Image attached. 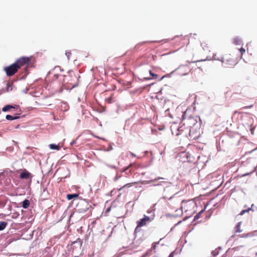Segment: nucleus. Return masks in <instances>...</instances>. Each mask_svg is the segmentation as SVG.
I'll list each match as a JSON object with an SVG mask.
<instances>
[{"instance_id": "nucleus-1", "label": "nucleus", "mask_w": 257, "mask_h": 257, "mask_svg": "<svg viewBox=\"0 0 257 257\" xmlns=\"http://www.w3.org/2000/svg\"><path fill=\"white\" fill-rule=\"evenodd\" d=\"M196 203L193 199L183 200L181 206V212L183 211L187 216H191L195 212Z\"/></svg>"}, {"instance_id": "nucleus-2", "label": "nucleus", "mask_w": 257, "mask_h": 257, "mask_svg": "<svg viewBox=\"0 0 257 257\" xmlns=\"http://www.w3.org/2000/svg\"><path fill=\"white\" fill-rule=\"evenodd\" d=\"M220 61L226 67H232L237 63L236 60L229 54H225L221 58Z\"/></svg>"}, {"instance_id": "nucleus-3", "label": "nucleus", "mask_w": 257, "mask_h": 257, "mask_svg": "<svg viewBox=\"0 0 257 257\" xmlns=\"http://www.w3.org/2000/svg\"><path fill=\"white\" fill-rule=\"evenodd\" d=\"M7 76H12L15 74L19 70V67L17 66L15 63H13L12 65L6 67L4 69Z\"/></svg>"}, {"instance_id": "nucleus-4", "label": "nucleus", "mask_w": 257, "mask_h": 257, "mask_svg": "<svg viewBox=\"0 0 257 257\" xmlns=\"http://www.w3.org/2000/svg\"><path fill=\"white\" fill-rule=\"evenodd\" d=\"M190 71L191 69L188 65H181L176 69L178 74L181 76L188 74Z\"/></svg>"}, {"instance_id": "nucleus-5", "label": "nucleus", "mask_w": 257, "mask_h": 257, "mask_svg": "<svg viewBox=\"0 0 257 257\" xmlns=\"http://www.w3.org/2000/svg\"><path fill=\"white\" fill-rule=\"evenodd\" d=\"M30 59L29 57H22L17 60L15 63L17 65V66L19 67V69L21 67L25 66V65H28L30 63Z\"/></svg>"}, {"instance_id": "nucleus-6", "label": "nucleus", "mask_w": 257, "mask_h": 257, "mask_svg": "<svg viewBox=\"0 0 257 257\" xmlns=\"http://www.w3.org/2000/svg\"><path fill=\"white\" fill-rule=\"evenodd\" d=\"M150 221V218L149 217L145 216L144 218L137 221V227H136V230L139 227L146 225L147 222H149Z\"/></svg>"}, {"instance_id": "nucleus-7", "label": "nucleus", "mask_w": 257, "mask_h": 257, "mask_svg": "<svg viewBox=\"0 0 257 257\" xmlns=\"http://www.w3.org/2000/svg\"><path fill=\"white\" fill-rule=\"evenodd\" d=\"M19 177L22 179H28L32 178V175L29 171L25 169L20 174Z\"/></svg>"}, {"instance_id": "nucleus-8", "label": "nucleus", "mask_w": 257, "mask_h": 257, "mask_svg": "<svg viewBox=\"0 0 257 257\" xmlns=\"http://www.w3.org/2000/svg\"><path fill=\"white\" fill-rule=\"evenodd\" d=\"M18 108H19V106L18 105H16L15 106H14L11 105H7L2 108V111L6 112L10 110L12 108L18 109Z\"/></svg>"}, {"instance_id": "nucleus-9", "label": "nucleus", "mask_w": 257, "mask_h": 257, "mask_svg": "<svg viewBox=\"0 0 257 257\" xmlns=\"http://www.w3.org/2000/svg\"><path fill=\"white\" fill-rule=\"evenodd\" d=\"M189 136L191 138H193V139L196 140V139H197L199 137L200 134L199 133L198 135H195L194 133L193 129H192V130H190Z\"/></svg>"}, {"instance_id": "nucleus-10", "label": "nucleus", "mask_w": 257, "mask_h": 257, "mask_svg": "<svg viewBox=\"0 0 257 257\" xmlns=\"http://www.w3.org/2000/svg\"><path fill=\"white\" fill-rule=\"evenodd\" d=\"M6 118L7 120H12L19 118L20 116L18 115L12 116L11 115L8 114L6 115Z\"/></svg>"}, {"instance_id": "nucleus-11", "label": "nucleus", "mask_w": 257, "mask_h": 257, "mask_svg": "<svg viewBox=\"0 0 257 257\" xmlns=\"http://www.w3.org/2000/svg\"><path fill=\"white\" fill-rule=\"evenodd\" d=\"M233 42L236 45H240L242 44L241 39L238 37L234 38L233 40Z\"/></svg>"}, {"instance_id": "nucleus-12", "label": "nucleus", "mask_w": 257, "mask_h": 257, "mask_svg": "<svg viewBox=\"0 0 257 257\" xmlns=\"http://www.w3.org/2000/svg\"><path fill=\"white\" fill-rule=\"evenodd\" d=\"M174 39H177L178 41H188V38L187 36L183 37L182 36H176Z\"/></svg>"}, {"instance_id": "nucleus-13", "label": "nucleus", "mask_w": 257, "mask_h": 257, "mask_svg": "<svg viewBox=\"0 0 257 257\" xmlns=\"http://www.w3.org/2000/svg\"><path fill=\"white\" fill-rule=\"evenodd\" d=\"M253 204H252L251 205V207L250 208H248L247 209H245V210H242L240 213H239V215H242L243 214H244L246 212H248L249 210H253Z\"/></svg>"}, {"instance_id": "nucleus-14", "label": "nucleus", "mask_w": 257, "mask_h": 257, "mask_svg": "<svg viewBox=\"0 0 257 257\" xmlns=\"http://www.w3.org/2000/svg\"><path fill=\"white\" fill-rule=\"evenodd\" d=\"M49 147L52 150H59L60 149V146L54 144H51L49 145Z\"/></svg>"}, {"instance_id": "nucleus-15", "label": "nucleus", "mask_w": 257, "mask_h": 257, "mask_svg": "<svg viewBox=\"0 0 257 257\" xmlns=\"http://www.w3.org/2000/svg\"><path fill=\"white\" fill-rule=\"evenodd\" d=\"M30 205V201L26 199L23 202L22 206L24 208H27Z\"/></svg>"}, {"instance_id": "nucleus-16", "label": "nucleus", "mask_w": 257, "mask_h": 257, "mask_svg": "<svg viewBox=\"0 0 257 257\" xmlns=\"http://www.w3.org/2000/svg\"><path fill=\"white\" fill-rule=\"evenodd\" d=\"M79 195L78 194H68L67 195V198L68 200H71L73 198L78 197Z\"/></svg>"}, {"instance_id": "nucleus-17", "label": "nucleus", "mask_w": 257, "mask_h": 257, "mask_svg": "<svg viewBox=\"0 0 257 257\" xmlns=\"http://www.w3.org/2000/svg\"><path fill=\"white\" fill-rule=\"evenodd\" d=\"M240 237H243V238H247V237H250L253 236V234L252 233H244L241 235H238Z\"/></svg>"}, {"instance_id": "nucleus-18", "label": "nucleus", "mask_w": 257, "mask_h": 257, "mask_svg": "<svg viewBox=\"0 0 257 257\" xmlns=\"http://www.w3.org/2000/svg\"><path fill=\"white\" fill-rule=\"evenodd\" d=\"M241 222H238L235 226V232H241L242 231V229L240 228Z\"/></svg>"}, {"instance_id": "nucleus-19", "label": "nucleus", "mask_w": 257, "mask_h": 257, "mask_svg": "<svg viewBox=\"0 0 257 257\" xmlns=\"http://www.w3.org/2000/svg\"><path fill=\"white\" fill-rule=\"evenodd\" d=\"M7 225V222L5 221L0 222V230H4Z\"/></svg>"}, {"instance_id": "nucleus-20", "label": "nucleus", "mask_w": 257, "mask_h": 257, "mask_svg": "<svg viewBox=\"0 0 257 257\" xmlns=\"http://www.w3.org/2000/svg\"><path fill=\"white\" fill-rule=\"evenodd\" d=\"M136 184V182H134V183H127L125 185H124V186H122L121 188H120L118 190L119 191H120L121 190H122V189H123L125 187H130L131 186H133V185Z\"/></svg>"}, {"instance_id": "nucleus-21", "label": "nucleus", "mask_w": 257, "mask_h": 257, "mask_svg": "<svg viewBox=\"0 0 257 257\" xmlns=\"http://www.w3.org/2000/svg\"><path fill=\"white\" fill-rule=\"evenodd\" d=\"M164 180V178H162V177H158V178H156L154 179V180H152L150 181V182H155V181H159V180Z\"/></svg>"}, {"instance_id": "nucleus-22", "label": "nucleus", "mask_w": 257, "mask_h": 257, "mask_svg": "<svg viewBox=\"0 0 257 257\" xmlns=\"http://www.w3.org/2000/svg\"><path fill=\"white\" fill-rule=\"evenodd\" d=\"M150 74L154 78L156 79L157 78L158 75L156 74L153 73L151 70L149 71Z\"/></svg>"}, {"instance_id": "nucleus-23", "label": "nucleus", "mask_w": 257, "mask_h": 257, "mask_svg": "<svg viewBox=\"0 0 257 257\" xmlns=\"http://www.w3.org/2000/svg\"><path fill=\"white\" fill-rule=\"evenodd\" d=\"M239 51L241 53V56H242V55L245 52V49L243 48H241L240 49H239Z\"/></svg>"}, {"instance_id": "nucleus-24", "label": "nucleus", "mask_w": 257, "mask_h": 257, "mask_svg": "<svg viewBox=\"0 0 257 257\" xmlns=\"http://www.w3.org/2000/svg\"><path fill=\"white\" fill-rule=\"evenodd\" d=\"M112 96H110V97H108V98L106 99V100H107V101L108 103H111V102H112Z\"/></svg>"}, {"instance_id": "nucleus-25", "label": "nucleus", "mask_w": 257, "mask_h": 257, "mask_svg": "<svg viewBox=\"0 0 257 257\" xmlns=\"http://www.w3.org/2000/svg\"><path fill=\"white\" fill-rule=\"evenodd\" d=\"M70 84L72 85V88L75 87L77 85V82L70 83Z\"/></svg>"}, {"instance_id": "nucleus-26", "label": "nucleus", "mask_w": 257, "mask_h": 257, "mask_svg": "<svg viewBox=\"0 0 257 257\" xmlns=\"http://www.w3.org/2000/svg\"><path fill=\"white\" fill-rule=\"evenodd\" d=\"M253 70H254V71L257 72V64L254 65L253 66Z\"/></svg>"}, {"instance_id": "nucleus-27", "label": "nucleus", "mask_w": 257, "mask_h": 257, "mask_svg": "<svg viewBox=\"0 0 257 257\" xmlns=\"http://www.w3.org/2000/svg\"><path fill=\"white\" fill-rule=\"evenodd\" d=\"M254 171V169H253L250 173H245L244 174L243 176H246L247 175H249L250 174H251L252 173H253V172Z\"/></svg>"}, {"instance_id": "nucleus-28", "label": "nucleus", "mask_w": 257, "mask_h": 257, "mask_svg": "<svg viewBox=\"0 0 257 257\" xmlns=\"http://www.w3.org/2000/svg\"><path fill=\"white\" fill-rule=\"evenodd\" d=\"M166 183H167V182L165 181H162L158 185H162L163 184H166Z\"/></svg>"}, {"instance_id": "nucleus-29", "label": "nucleus", "mask_w": 257, "mask_h": 257, "mask_svg": "<svg viewBox=\"0 0 257 257\" xmlns=\"http://www.w3.org/2000/svg\"><path fill=\"white\" fill-rule=\"evenodd\" d=\"M186 113H187V112L186 111L184 113L183 115V119H185L186 118Z\"/></svg>"}, {"instance_id": "nucleus-30", "label": "nucleus", "mask_w": 257, "mask_h": 257, "mask_svg": "<svg viewBox=\"0 0 257 257\" xmlns=\"http://www.w3.org/2000/svg\"><path fill=\"white\" fill-rule=\"evenodd\" d=\"M66 55L67 56L68 58H69V56L71 55V53L69 52H66Z\"/></svg>"}, {"instance_id": "nucleus-31", "label": "nucleus", "mask_w": 257, "mask_h": 257, "mask_svg": "<svg viewBox=\"0 0 257 257\" xmlns=\"http://www.w3.org/2000/svg\"><path fill=\"white\" fill-rule=\"evenodd\" d=\"M199 215H200V213L198 214H197L195 216V219H198L199 218Z\"/></svg>"}, {"instance_id": "nucleus-32", "label": "nucleus", "mask_w": 257, "mask_h": 257, "mask_svg": "<svg viewBox=\"0 0 257 257\" xmlns=\"http://www.w3.org/2000/svg\"><path fill=\"white\" fill-rule=\"evenodd\" d=\"M131 166V165H130L129 166L127 167L126 168H125L123 170V172H125V171H126L128 168L129 167Z\"/></svg>"}, {"instance_id": "nucleus-33", "label": "nucleus", "mask_w": 257, "mask_h": 257, "mask_svg": "<svg viewBox=\"0 0 257 257\" xmlns=\"http://www.w3.org/2000/svg\"><path fill=\"white\" fill-rule=\"evenodd\" d=\"M251 106H252L251 105L247 106H244V107H242V108H250Z\"/></svg>"}, {"instance_id": "nucleus-34", "label": "nucleus", "mask_w": 257, "mask_h": 257, "mask_svg": "<svg viewBox=\"0 0 257 257\" xmlns=\"http://www.w3.org/2000/svg\"><path fill=\"white\" fill-rule=\"evenodd\" d=\"M169 257H174L173 252H172L169 256Z\"/></svg>"}, {"instance_id": "nucleus-35", "label": "nucleus", "mask_w": 257, "mask_h": 257, "mask_svg": "<svg viewBox=\"0 0 257 257\" xmlns=\"http://www.w3.org/2000/svg\"><path fill=\"white\" fill-rule=\"evenodd\" d=\"M131 155H132L133 156H134V157H136V155H135L134 154H133V153H131Z\"/></svg>"}, {"instance_id": "nucleus-36", "label": "nucleus", "mask_w": 257, "mask_h": 257, "mask_svg": "<svg viewBox=\"0 0 257 257\" xmlns=\"http://www.w3.org/2000/svg\"><path fill=\"white\" fill-rule=\"evenodd\" d=\"M74 78L77 79V77L75 75H74Z\"/></svg>"}, {"instance_id": "nucleus-37", "label": "nucleus", "mask_w": 257, "mask_h": 257, "mask_svg": "<svg viewBox=\"0 0 257 257\" xmlns=\"http://www.w3.org/2000/svg\"><path fill=\"white\" fill-rule=\"evenodd\" d=\"M147 79H151V78H146Z\"/></svg>"}, {"instance_id": "nucleus-38", "label": "nucleus", "mask_w": 257, "mask_h": 257, "mask_svg": "<svg viewBox=\"0 0 257 257\" xmlns=\"http://www.w3.org/2000/svg\"><path fill=\"white\" fill-rule=\"evenodd\" d=\"M181 128H182V126H181V127H180L179 128V130L180 129H181Z\"/></svg>"}, {"instance_id": "nucleus-39", "label": "nucleus", "mask_w": 257, "mask_h": 257, "mask_svg": "<svg viewBox=\"0 0 257 257\" xmlns=\"http://www.w3.org/2000/svg\"><path fill=\"white\" fill-rule=\"evenodd\" d=\"M199 61H200L199 60H198V61H196L195 62H199Z\"/></svg>"}]
</instances>
